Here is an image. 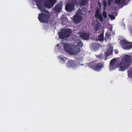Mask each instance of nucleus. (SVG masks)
Returning <instances> with one entry per match:
<instances>
[{"mask_svg":"<svg viewBox=\"0 0 132 132\" xmlns=\"http://www.w3.org/2000/svg\"><path fill=\"white\" fill-rule=\"evenodd\" d=\"M119 67V70L124 71V56H121L116 59L114 58L112 59L110 64L109 68L110 70H113Z\"/></svg>","mask_w":132,"mask_h":132,"instance_id":"1","label":"nucleus"},{"mask_svg":"<svg viewBox=\"0 0 132 132\" xmlns=\"http://www.w3.org/2000/svg\"><path fill=\"white\" fill-rule=\"evenodd\" d=\"M37 5L41 13L38 14V19L39 21L42 23H47L50 20V15L49 11L43 9V7L38 3Z\"/></svg>","mask_w":132,"mask_h":132,"instance_id":"2","label":"nucleus"},{"mask_svg":"<svg viewBox=\"0 0 132 132\" xmlns=\"http://www.w3.org/2000/svg\"><path fill=\"white\" fill-rule=\"evenodd\" d=\"M88 65L89 68L94 70L100 71L104 67V62H98L96 64L95 62L92 61L88 63Z\"/></svg>","mask_w":132,"mask_h":132,"instance_id":"3","label":"nucleus"},{"mask_svg":"<svg viewBox=\"0 0 132 132\" xmlns=\"http://www.w3.org/2000/svg\"><path fill=\"white\" fill-rule=\"evenodd\" d=\"M72 31L70 29H64L59 33V36L61 39H63L69 37Z\"/></svg>","mask_w":132,"mask_h":132,"instance_id":"4","label":"nucleus"},{"mask_svg":"<svg viewBox=\"0 0 132 132\" xmlns=\"http://www.w3.org/2000/svg\"><path fill=\"white\" fill-rule=\"evenodd\" d=\"M131 59L128 55H126L124 57V69L128 67L131 64Z\"/></svg>","mask_w":132,"mask_h":132,"instance_id":"5","label":"nucleus"},{"mask_svg":"<svg viewBox=\"0 0 132 132\" xmlns=\"http://www.w3.org/2000/svg\"><path fill=\"white\" fill-rule=\"evenodd\" d=\"M81 50L80 47L76 45H72L71 54H75L79 52Z\"/></svg>","mask_w":132,"mask_h":132,"instance_id":"6","label":"nucleus"},{"mask_svg":"<svg viewBox=\"0 0 132 132\" xmlns=\"http://www.w3.org/2000/svg\"><path fill=\"white\" fill-rule=\"evenodd\" d=\"M82 19V18L81 16L76 14L73 17V21L74 23L77 24L80 23Z\"/></svg>","mask_w":132,"mask_h":132,"instance_id":"7","label":"nucleus"},{"mask_svg":"<svg viewBox=\"0 0 132 132\" xmlns=\"http://www.w3.org/2000/svg\"><path fill=\"white\" fill-rule=\"evenodd\" d=\"M65 9L67 11L71 12L75 9V7L69 2L67 4Z\"/></svg>","mask_w":132,"mask_h":132,"instance_id":"8","label":"nucleus"},{"mask_svg":"<svg viewBox=\"0 0 132 132\" xmlns=\"http://www.w3.org/2000/svg\"><path fill=\"white\" fill-rule=\"evenodd\" d=\"M72 45H70L68 44H64L63 48L64 50L67 52L71 54Z\"/></svg>","mask_w":132,"mask_h":132,"instance_id":"9","label":"nucleus"},{"mask_svg":"<svg viewBox=\"0 0 132 132\" xmlns=\"http://www.w3.org/2000/svg\"><path fill=\"white\" fill-rule=\"evenodd\" d=\"M89 33L85 32H82L80 35V37L82 39L85 40H87L89 38Z\"/></svg>","mask_w":132,"mask_h":132,"instance_id":"10","label":"nucleus"},{"mask_svg":"<svg viewBox=\"0 0 132 132\" xmlns=\"http://www.w3.org/2000/svg\"><path fill=\"white\" fill-rule=\"evenodd\" d=\"M132 48V43H130L124 39V49H129Z\"/></svg>","mask_w":132,"mask_h":132,"instance_id":"11","label":"nucleus"},{"mask_svg":"<svg viewBox=\"0 0 132 132\" xmlns=\"http://www.w3.org/2000/svg\"><path fill=\"white\" fill-rule=\"evenodd\" d=\"M95 17L96 18H98L99 20L101 22L103 21L102 15L99 13V10L98 9H97L96 11L95 14Z\"/></svg>","mask_w":132,"mask_h":132,"instance_id":"12","label":"nucleus"},{"mask_svg":"<svg viewBox=\"0 0 132 132\" xmlns=\"http://www.w3.org/2000/svg\"><path fill=\"white\" fill-rule=\"evenodd\" d=\"M62 5L59 4L56 5L54 8V11L57 12H60L62 10Z\"/></svg>","mask_w":132,"mask_h":132,"instance_id":"13","label":"nucleus"},{"mask_svg":"<svg viewBox=\"0 0 132 132\" xmlns=\"http://www.w3.org/2000/svg\"><path fill=\"white\" fill-rule=\"evenodd\" d=\"M50 3L47 4V6L48 8H50L52 7L54 4L56 2V0H48Z\"/></svg>","mask_w":132,"mask_h":132,"instance_id":"14","label":"nucleus"},{"mask_svg":"<svg viewBox=\"0 0 132 132\" xmlns=\"http://www.w3.org/2000/svg\"><path fill=\"white\" fill-rule=\"evenodd\" d=\"M112 48L110 46H109L108 49L107 50L106 52L105 53L106 56L108 57L112 53Z\"/></svg>","mask_w":132,"mask_h":132,"instance_id":"15","label":"nucleus"},{"mask_svg":"<svg viewBox=\"0 0 132 132\" xmlns=\"http://www.w3.org/2000/svg\"><path fill=\"white\" fill-rule=\"evenodd\" d=\"M67 67H74L75 66L74 62L73 60H69L67 63Z\"/></svg>","mask_w":132,"mask_h":132,"instance_id":"16","label":"nucleus"},{"mask_svg":"<svg viewBox=\"0 0 132 132\" xmlns=\"http://www.w3.org/2000/svg\"><path fill=\"white\" fill-rule=\"evenodd\" d=\"M89 0H79V4L81 6L86 5L88 3Z\"/></svg>","mask_w":132,"mask_h":132,"instance_id":"17","label":"nucleus"},{"mask_svg":"<svg viewBox=\"0 0 132 132\" xmlns=\"http://www.w3.org/2000/svg\"><path fill=\"white\" fill-rule=\"evenodd\" d=\"M69 3L74 7L75 5L78 6L79 4V3L78 2L77 0H71Z\"/></svg>","mask_w":132,"mask_h":132,"instance_id":"18","label":"nucleus"},{"mask_svg":"<svg viewBox=\"0 0 132 132\" xmlns=\"http://www.w3.org/2000/svg\"><path fill=\"white\" fill-rule=\"evenodd\" d=\"M59 59L63 63H65L66 61H67L68 60L67 58L65 57H61L59 56L58 57Z\"/></svg>","mask_w":132,"mask_h":132,"instance_id":"19","label":"nucleus"},{"mask_svg":"<svg viewBox=\"0 0 132 132\" xmlns=\"http://www.w3.org/2000/svg\"><path fill=\"white\" fill-rule=\"evenodd\" d=\"M124 2V0H116L114 1V3L116 4L117 5H119L123 4V2Z\"/></svg>","mask_w":132,"mask_h":132,"instance_id":"20","label":"nucleus"},{"mask_svg":"<svg viewBox=\"0 0 132 132\" xmlns=\"http://www.w3.org/2000/svg\"><path fill=\"white\" fill-rule=\"evenodd\" d=\"M103 34H100L98 37V40L100 41H103Z\"/></svg>","mask_w":132,"mask_h":132,"instance_id":"21","label":"nucleus"},{"mask_svg":"<svg viewBox=\"0 0 132 132\" xmlns=\"http://www.w3.org/2000/svg\"><path fill=\"white\" fill-rule=\"evenodd\" d=\"M99 24L98 23L96 24L95 25L94 27V30L95 31H97L99 29Z\"/></svg>","mask_w":132,"mask_h":132,"instance_id":"22","label":"nucleus"},{"mask_svg":"<svg viewBox=\"0 0 132 132\" xmlns=\"http://www.w3.org/2000/svg\"><path fill=\"white\" fill-rule=\"evenodd\" d=\"M95 56L97 58L99 59H102L103 58V55L101 54L98 55H96Z\"/></svg>","mask_w":132,"mask_h":132,"instance_id":"23","label":"nucleus"},{"mask_svg":"<svg viewBox=\"0 0 132 132\" xmlns=\"http://www.w3.org/2000/svg\"><path fill=\"white\" fill-rule=\"evenodd\" d=\"M120 43L122 48H124V40L122 39L120 40Z\"/></svg>","mask_w":132,"mask_h":132,"instance_id":"24","label":"nucleus"},{"mask_svg":"<svg viewBox=\"0 0 132 132\" xmlns=\"http://www.w3.org/2000/svg\"><path fill=\"white\" fill-rule=\"evenodd\" d=\"M77 46L78 47H82L83 46V44L82 42L80 41L78 44Z\"/></svg>","mask_w":132,"mask_h":132,"instance_id":"25","label":"nucleus"},{"mask_svg":"<svg viewBox=\"0 0 132 132\" xmlns=\"http://www.w3.org/2000/svg\"><path fill=\"white\" fill-rule=\"evenodd\" d=\"M103 4L104 6V9H105L106 7L107 6V3L106 1L105 0H104L103 1Z\"/></svg>","mask_w":132,"mask_h":132,"instance_id":"26","label":"nucleus"},{"mask_svg":"<svg viewBox=\"0 0 132 132\" xmlns=\"http://www.w3.org/2000/svg\"><path fill=\"white\" fill-rule=\"evenodd\" d=\"M102 15L103 17L105 18H106V17L107 15L106 12L105 11H103L102 13Z\"/></svg>","mask_w":132,"mask_h":132,"instance_id":"27","label":"nucleus"},{"mask_svg":"<svg viewBox=\"0 0 132 132\" xmlns=\"http://www.w3.org/2000/svg\"><path fill=\"white\" fill-rule=\"evenodd\" d=\"M113 0H108V3L109 6H110L111 4V3L113 2Z\"/></svg>","mask_w":132,"mask_h":132,"instance_id":"28","label":"nucleus"},{"mask_svg":"<svg viewBox=\"0 0 132 132\" xmlns=\"http://www.w3.org/2000/svg\"><path fill=\"white\" fill-rule=\"evenodd\" d=\"M109 17L112 20H114L115 19V17L113 15H109Z\"/></svg>","mask_w":132,"mask_h":132,"instance_id":"29","label":"nucleus"},{"mask_svg":"<svg viewBox=\"0 0 132 132\" xmlns=\"http://www.w3.org/2000/svg\"><path fill=\"white\" fill-rule=\"evenodd\" d=\"M105 35L106 37H107V38H109V37L110 36V34H109V33H106V34Z\"/></svg>","mask_w":132,"mask_h":132,"instance_id":"30","label":"nucleus"},{"mask_svg":"<svg viewBox=\"0 0 132 132\" xmlns=\"http://www.w3.org/2000/svg\"><path fill=\"white\" fill-rule=\"evenodd\" d=\"M130 0H124V5L127 4V3Z\"/></svg>","mask_w":132,"mask_h":132,"instance_id":"31","label":"nucleus"},{"mask_svg":"<svg viewBox=\"0 0 132 132\" xmlns=\"http://www.w3.org/2000/svg\"><path fill=\"white\" fill-rule=\"evenodd\" d=\"M114 52L116 54H117L118 53V51L117 49L115 50Z\"/></svg>","mask_w":132,"mask_h":132,"instance_id":"32","label":"nucleus"},{"mask_svg":"<svg viewBox=\"0 0 132 132\" xmlns=\"http://www.w3.org/2000/svg\"><path fill=\"white\" fill-rule=\"evenodd\" d=\"M34 0L36 1V3H38V2L39 1V0Z\"/></svg>","mask_w":132,"mask_h":132,"instance_id":"33","label":"nucleus"},{"mask_svg":"<svg viewBox=\"0 0 132 132\" xmlns=\"http://www.w3.org/2000/svg\"><path fill=\"white\" fill-rule=\"evenodd\" d=\"M59 44H57V46H59Z\"/></svg>","mask_w":132,"mask_h":132,"instance_id":"34","label":"nucleus"},{"mask_svg":"<svg viewBox=\"0 0 132 132\" xmlns=\"http://www.w3.org/2000/svg\"><path fill=\"white\" fill-rule=\"evenodd\" d=\"M105 60H106V59H105Z\"/></svg>","mask_w":132,"mask_h":132,"instance_id":"35","label":"nucleus"}]
</instances>
